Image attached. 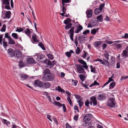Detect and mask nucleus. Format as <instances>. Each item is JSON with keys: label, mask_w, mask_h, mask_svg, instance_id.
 <instances>
[{"label": "nucleus", "mask_w": 128, "mask_h": 128, "mask_svg": "<svg viewBox=\"0 0 128 128\" xmlns=\"http://www.w3.org/2000/svg\"><path fill=\"white\" fill-rule=\"evenodd\" d=\"M92 117V114H87L84 116L83 120L84 122V125L85 126H89L91 122H90Z\"/></svg>", "instance_id": "obj_1"}, {"label": "nucleus", "mask_w": 128, "mask_h": 128, "mask_svg": "<svg viewBox=\"0 0 128 128\" xmlns=\"http://www.w3.org/2000/svg\"><path fill=\"white\" fill-rule=\"evenodd\" d=\"M54 75L51 73L47 75H44L42 78V80L46 81H52L54 79Z\"/></svg>", "instance_id": "obj_2"}, {"label": "nucleus", "mask_w": 128, "mask_h": 128, "mask_svg": "<svg viewBox=\"0 0 128 128\" xmlns=\"http://www.w3.org/2000/svg\"><path fill=\"white\" fill-rule=\"evenodd\" d=\"M110 100L108 102L107 105L110 107L114 108L116 106V103L114 99L113 98H110Z\"/></svg>", "instance_id": "obj_3"}, {"label": "nucleus", "mask_w": 128, "mask_h": 128, "mask_svg": "<svg viewBox=\"0 0 128 128\" xmlns=\"http://www.w3.org/2000/svg\"><path fill=\"white\" fill-rule=\"evenodd\" d=\"M76 66V68L78 72L80 74H84L85 72L83 66L81 64H77Z\"/></svg>", "instance_id": "obj_4"}, {"label": "nucleus", "mask_w": 128, "mask_h": 128, "mask_svg": "<svg viewBox=\"0 0 128 128\" xmlns=\"http://www.w3.org/2000/svg\"><path fill=\"white\" fill-rule=\"evenodd\" d=\"M34 58L38 61L42 60L45 57L44 56L41 54H36L34 56Z\"/></svg>", "instance_id": "obj_5"}, {"label": "nucleus", "mask_w": 128, "mask_h": 128, "mask_svg": "<svg viewBox=\"0 0 128 128\" xmlns=\"http://www.w3.org/2000/svg\"><path fill=\"white\" fill-rule=\"evenodd\" d=\"M74 27H72L71 28L69 32L68 33L69 34H70V37L71 40L72 41H74L73 36L74 33Z\"/></svg>", "instance_id": "obj_6"}, {"label": "nucleus", "mask_w": 128, "mask_h": 128, "mask_svg": "<svg viewBox=\"0 0 128 128\" xmlns=\"http://www.w3.org/2000/svg\"><path fill=\"white\" fill-rule=\"evenodd\" d=\"M43 83L42 82L39 80H36L34 81V85L36 87L37 86L40 88L42 87Z\"/></svg>", "instance_id": "obj_7"}, {"label": "nucleus", "mask_w": 128, "mask_h": 128, "mask_svg": "<svg viewBox=\"0 0 128 128\" xmlns=\"http://www.w3.org/2000/svg\"><path fill=\"white\" fill-rule=\"evenodd\" d=\"M90 105H92V103H93L94 106H96L97 104V101L96 98L94 96H92L90 98Z\"/></svg>", "instance_id": "obj_8"}, {"label": "nucleus", "mask_w": 128, "mask_h": 128, "mask_svg": "<svg viewBox=\"0 0 128 128\" xmlns=\"http://www.w3.org/2000/svg\"><path fill=\"white\" fill-rule=\"evenodd\" d=\"M8 53L9 56L11 57H13L15 56V52L12 48H9L8 50Z\"/></svg>", "instance_id": "obj_9"}, {"label": "nucleus", "mask_w": 128, "mask_h": 128, "mask_svg": "<svg viewBox=\"0 0 128 128\" xmlns=\"http://www.w3.org/2000/svg\"><path fill=\"white\" fill-rule=\"evenodd\" d=\"M106 98V95L104 94H100L98 95L97 97L98 99L100 100H103Z\"/></svg>", "instance_id": "obj_10"}, {"label": "nucleus", "mask_w": 128, "mask_h": 128, "mask_svg": "<svg viewBox=\"0 0 128 128\" xmlns=\"http://www.w3.org/2000/svg\"><path fill=\"white\" fill-rule=\"evenodd\" d=\"M51 86V84L49 82H45L43 83L42 88H49Z\"/></svg>", "instance_id": "obj_11"}, {"label": "nucleus", "mask_w": 128, "mask_h": 128, "mask_svg": "<svg viewBox=\"0 0 128 128\" xmlns=\"http://www.w3.org/2000/svg\"><path fill=\"white\" fill-rule=\"evenodd\" d=\"M78 61L82 64L84 65L83 66L84 68L87 70H88V66L87 65L86 62L82 59L79 60H78Z\"/></svg>", "instance_id": "obj_12"}, {"label": "nucleus", "mask_w": 128, "mask_h": 128, "mask_svg": "<svg viewBox=\"0 0 128 128\" xmlns=\"http://www.w3.org/2000/svg\"><path fill=\"white\" fill-rule=\"evenodd\" d=\"M26 62L29 64H34L36 63V62L33 58H28L26 59Z\"/></svg>", "instance_id": "obj_13"}, {"label": "nucleus", "mask_w": 128, "mask_h": 128, "mask_svg": "<svg viewBox=\"0 0 128 128\" xmlns=\"http://www.w3.org/2000/svg\"><path fill=\"white\" fill-rule=\"evenodd\" d=\"M16 56L15 57L19 58H20L22 56V54L20 51L18 49L15 50Z\"/></svg>", "instance_id": "obj_14"}, {"label": "nucleus", "mask_w": 128, "mask_h": 128, "mask_svg": "<svg viewBox=\"0 0 128 128\" xmlns=\"http://www.w3.org/2000/svg\"><path fill=\"white\" fill-rule=\"evenodd\" d=\"M19 76L22 80H25L28 78V76L26 74H19Z\"/></svg>", "instance_id": "obj_15"}, {"label": "nucleus", "mask_w": 128, "mask_h": 128, "mask_svg": "<svg viewBox=\"0 0 128 128\" xmlns=\"http://www.w3.org/2000/svg\"><path fill=\"white\" fill-rule=\"evenodd\" d=\"M82 26L80 24H79L77 29L76 30L75 32L76 33H78L83 29Z\"/></svg>", "instance_id": "obj_16"}, {"label": "nucleus", "mask_w": 128, "mask_h": 128, "mask_svg": "<svg viewBox=\"0 0 128 128\" xmlns=\"http://www.w3.org/2000/svg\"><path fill=\"white\" fill-rule=\"evenodd\" d=\"M92 11L91 10H87L86 12L87 18H90L92 16Z\"/></svg>", "instance_id": "obj_17"}, {"label": "nucleus", "mask_w": 128, "mask_h": 128, "mask_svg": "<svg viewBox=\"0 0 128 128\" xmlns=\"http://www.w3.org/2000/svg\"><path fill=\"white\" fill-rule=\"evenodd\" d=\"M2 122L4 124H6L7 126L9 127L10 126V122L6 120V119H2Z\"/></svg>", "instance_id": "obj_18"}, {"label": "nucleus", "mask_w": 128, "mask_h": 128, "mask_svg": "<svg viewBox=\"0 0 128 128\" xmlns=\"http://www.w3.org/2000/svg\"><path fill=\"white\" fill-rule=\"evenodd\" d=\"M55 90H57L59 92L64 93L65 92V91L59 86H58L57 87H56L55 88Z\"/></svg>", "instance_id": "obj_19"}, {"label": "nucleus", "mask_w": 128, "mask_h": 128, "mask_svg": "<svg viewBox=\"0 0 128 128\" xmlns=\"http://www.w3.org/2000/svg\"><path fill=\"white\" fill-rule=\"evenodd\" d=\"M128 52L126 50H124L121 54V56L122 57H124L125 58L128 57Z\"/></svg>", "instance_id": "obj_20"}, {"label": "nucleus", "mask_w": 128, "mask_h": 128, "mask_svg": "<svg viewBox=\"0 0 128 128\" xmlns=\"http://www.w3.org/2000/svg\"><path fill=\"white\" fill-rule=\"evenodd\" d=\"M25 33L27 35L30 37H31V31L30 29L28 28H27L24 31Z\"/></svg>", "instance_id": "obj_21"}, {"label": "nucleus", "mask_w": 128, "mask_h": 128, "mask_svg": "<svg viewBox=\"0 0 128 128\" xmlns=\"http://www.w3.org/2000/svg\"><path fill=\"white\" fill-rule=\"evenodd\" d=\"M113 45L115 46L116 49H120L122 48V45L120 44L114 43Z\"/></svg>", "instance_id": "obj_22"}, {"label": "nucleus", "mask_w": 128, "mask_h": 128, "mask_svg": "<svg viewBox=\"0 0 128 128\" xmlns=\"http://www.w3.org/2000/svg\"><path fill=\"white\" fill-rule=\"evenodd\" d=\"M102 42L100 41L96 42L94 43V45L95 47L99 48Z\"/></svg>", "instance_id": "obj_23"}, {"label": "nucleus", "mask_w": 128, "mask_h": 128, "mask_svg": "<svg viewBox=\"0 0 128 128\" xmlns=\"http://www.w3.org/2000/svg\"><path fill=\"white\" fill-rule=\"evenodd\" d=\"M11 14V12L10 11H7L5 13V16L6 17L9 19L10 17Z\"/></svg>", "instance_id": "obj_24"}, {"label": "nucleus", "mask_w": 128, "mask_h": 128, "mask_svg": "<svg viewBox=\"0 0 128 128\" xmlns=\"http://www.w3.org/2000/svg\"><path fill=\"white\" fill-rule=\"evenodd\" d=\"M79 77L80 80L83 82L85 80L86 76L84 74H80L79 75Z\"/></svg>", "instance_id": "obj_25"}, {"label": "nucleus", "mask_w": 128, "mask_h": 128, "mask_svg": "<svg viewBox=\"0 0 128 128\" xmlns=\"http://www.w3.org/2000/svg\"><path fill=\"white\" fill-rule=\"evenodd\" d=\"M102 64L103 65H104L106 66H108L109 64L108 62L105 58H103V62L102 63Z\"/></svg>", "instance_id": "obj_26"}, {"label": "nucleus", "mask_w": 128, "mask_h": 128, "mask_svg": "<svg viewBox=\"0 0 128 128\" xmlns=\"http://www.w3.org/2000/svg\"><path fill=\"white\" fill-rule=\"evenodd\" d=\"M44 75H47L51 73L50 70L48 68H46L45 69L44 71Z\"/></svg>", "instance_id": "obj_27"}, {"label": "nucleus", "mask_w": 128, "mask_h": 128, "mask_svg": "<svg viewBox=\"0 0 128 128\" xmlns=\"http://www.w3.org/2000/svg\"><path fill=\"white\" fill-rule=\"evenodd\" d=\"M32 38L34 42H39L38 40L37 39L36 37V34H34L32 35Z\"/></svg>", "instance_id": "obj_28"}, {"label": "nucleus", "mask_w": 128, "mask_h": 128, "mask_svg": "<svg viewBox=\"0 0 128 128\" xmlns=\"http://www.w3.org/2000/svg\"><path fill=\"white\" fill-rule=\"evenodd\" d=\"M71 20L70 18H68L66 20H64V23L68 25L71 22Z\"/></svg>", "instance_id": "obj_29"}, {"label": "nucleus", "mask_w": 128, "mask_h": 128, "mask_svg": "<svg viewBox=\"0 0 128 128\" xmlns=\"http://www.w3.org/2000/svg\"><path fill=\"white\" fill-rule=\"evenodd\" d=\"M101 11H100V9L99 8H96L94 10L95 14L96 15H98Z\"/></svg>", "instance_id": "obj_30"}, {"label": "nucleus", "mask_w": 128, "mask_h": 128, "mask_svg": "<svg viewBox=\"0 0 128 128\" xmlns=\"http://www.w3.org/2000/svg\"><path fill=\"white\" fill-rule=\"evenodd\" d=\"M97 19L100 22H102L103 20L102 15L101 14L98 16L97 17Z\"/></svg>", "instance_id": "obj_31"}, {"label": "nucleus", "mask_w": 128, "mask_h": 128, "mask_svg": "<svg viewBox=\"0 0 128 128\" xmlns=\"http://www.w3.org/2000/svg\"><path fill=\"white\" fill-rule=\"evenodd\" d=\"M3 34H1L0 35V44L1 45H2V40L3 42H5V38H3L2 39L3 36Z\"/></svg>", "instance_id": "obj_32"}, {"label": "nucleus", "mask_w": 128, "mask_h": 128, "mask_svg": "<svg viewBox=\"0 0 128 128\" xmlns=\"http://www.w3.org/2000/svg\"><path fill=\"white\" fill-rule=\"evenodd\" d=\"M9 44H15V41L11 38L8 40Z\"/></svg>", "instance_id": "obj_33"}, {"label": "nucleus", "mask_w": 128, "mask_h": 128, "mask_svg": "<svg viewBox=\"0 0 128 128\" xmlns=\"http://www.w3.org/2000/svg\"><path fill=\"white\" fill-rule=\"evenodd\" d=\"M77 102L78 103L79 106L81 108L83 104V102L82 101V100H78Z\"/></svg>", "instance_id": "obj_34"}, {"label": "nucleus", "mask_w": 128, "mask_h": 128, "mask_svg": "<svg viewBox=\"0 0 128 128\" xmlns=\"http://www.w3.org/2000/svg\"><path fill=\"white\" fill-rule=\"evenodd\" d=\"M67 25L66 26L64 27V28L66 30L70 28H71L72 25V24L71 23L69 24L66 25Z\"/></svg>", "instance_id": "obj_35"}, {"label": "nucleus", "mask_w": 128, "mask_h": 128, "mask_svg": "<svg viewBox=\"0 0 128 128\" xmlns=\"http://www.w3.org/2000/svg\"><path fill=\"white\" fill-rule=\"evenodd\" d=\"M38 45L43 50H46V48L44 47L43 44L42 43L40 42L38 44Z\"/></svg>", "instance_id": "obj_36"}, {"label": "nucleus", "mask_w": 128, "mask_h": 128, "mask_svg": "<svg viewBox=\"0 0 128 128\" xmlns=\"http://www.w3.org/2000/svg\"><path fill=\"white\" fill-rule=\"evenodd\" d=\"M115 85V83L114 82H113L111 83L109 86L110 88L112 89L113 88Z\"/></svg>", "instance_id": "obj_37"}, {"label": "nucleus", "mask_w": 128, "mask_h": 128, "mask_svg": "<svg viewBox=\"0 0 128 128\" xmlns=\"http://www.w3.org/2000/svg\"><path fill=\"white\" fill-rule=\"evenodd\" d=\"M3 3L4 5L10 4V0H3Z\"/></svg>", "instance_id": "obj_38"}, {"label": "nucleus", "mask_w": 128, "mask_h": 128, "mask_svg": "<svg viewBox=\"0 0 128 128\" xmlns=\"http://www.w3.org/2000/svg\"><path fill=\"white\" fill-rule=\"evenodd\" d=\"M48 62L47 64L48 65L50 66V67L52 68L54 66V65L52 64V62L49 60H47Z\"/></svg>", "instance_id": "obj_39"}, {"label": "nucleus", "mask_w": 128, "mask_h": 128, "mask_svg": "<svg viewBox=\"0 0 128 128\" xmlns=\"http://www.w3.org/2000/svg\"><path fill=\"white\" fill-rule=\"evenodd\" d=\"M67 100L69 102L71 106H73V103L70 98H67Z\"/></svg>", "instance_id": "obj_40"}, {"label": "nucleus", "mask_w": 128, "mask_h": 128, "mask_svg": "<svg viewBox=\"0 0 128 128\" xmlns=\"http://www.w3.org/2000/svg\"><path fill=\"white\" fill-rule=\"evenodd\" d=\"M74 96L78 100H82V97L80 96L78 94H74Z\"/></svg>", "instance_id": "obj_41"}, {"label": "nucleus", "mask_w": 128, "mask_h": 128, "mask_svg": "<svg viewBox=\"0 0 128 128\" xmlns=\"http://www.w3.org/2000/svg\"><path fill=\"white\" fill-rule=\"evenodd\" d=\"M12 36L14 38L17 39L18 38V35L17 34L13 33L12 35Z\"/></svg>", "instance_id": "obj_42"}, {"label": "nucleus", "mask_w": 128, "mask_h": 128, "mask_svg": "<svg viewBox=\"0 0 128 128\" xmlns=\"http://www.w3.org/2000/svg\"><path fill=\"white\" fill-rule=\"evenodd\" d=\"M6 26L5 24H4L2 26V28L0 30L2 32H5L6 31Z\"/></svg>", "instance_id": "obj_43"}, {"label": "nucleus", "mask_w": 128, "mask_h": 128, "mask_svg": "<svg viewBox=\"0 0 128 128\" xmlns=\"http://www.w3.org/2000/svg\"><path fill=\"white\" fill-rule=\"evenodd\" d=\"M70 80H71L72 82L74 84V86H76L77 85V84L78 83V81L77 80H74L73 79H72Z\"/></svg>", "instance_id": "obj_44"}, {"label": "nucleus", "mask_w": 128, "mask_h": 128, "mask_svg": "<svg viewBox=\"0 0 128 128\" xmlns=\"http://www.w3.org/2000/svg\"><path fill=\"white\" fill-rule=\"evenodd\" d=\"M19 66H20L23 67L24 66V64L22 60H20L19 62Z\"/></svg>", "instance_id": "obj_45"}, {"label": "nucleus", "mask_w": 128, "mask_h": 128, "mask_svg": "<svg viewBox=\"0 0 128 128\" xmlns=\"http://www.w3.org/2000/svg\"><path fill=\"white\" fill-rule=\"evenodd\" d=\"M91 69V72H93L94 73H95L96 69L95 68L92 67V65H91L90 66Z\"/></svg>", "instance_id": "obj_46"}, {"label": "nucleus", "mask_w": 128, "mask_h": 128, "mask_svg": "<svg viewBox=\"0 0 128 128\" xmlns=\"http://www.w3.org/2000/svg\"><path fill=\"white\" fill-rule=\"evenodd\" d=\"M105 5V3H104L100 5L99 7V8L100 9V11H102V10L104 7Z\"/></svg>", "instance_id": "obj_47"}, {"label": "nucleus", "mask_w": 128, "mask_h": 128, "mask_svg": "<svg viewBox=\"0 0 128 128\" xmlns=\"http://www.w3.org/2000/svg\"><path fill=\"white\" fill-rule=\"evenodd\" d=\"M54 102V104L56 106H59L60 107L62 106V104L59 102Z\"/></svg>", "instance_id": "obj_48"}, {"label": "nucleus", "mask_w": 128, "mask_h": 128, "mask_svg": "<svg viewBox=\"0 0 128 128\" xmlns=\"http://www.w3.org/2000/svg\"><path fill=\"white\" fill-rule=\"evenodd\" d=\"M97 31L96 29L94 28L91 31V33L92 34H95L97 32Z\"/></svg>", "instance_id": "obj_49"}, {"label": "nucleus", "mask_w": 128, "mask_h": 128, "mask_svg": "<svg viewBox=\"0 0 128 128\" xmlns=\"http://www.w3.org/2000/svg\"><path fill=\"white\" fill-rule=\"evenodd\" d=\"M62 1V10H66V8H65V7H64V6L66 4H65L66 3L64 2H63Z\"/></svg>", "instance_id": "obj_50"}, {"label": "nucleus", "mask_w": 128, "mask_h": 128, "mask_svg": "<svg viewBox=\"0 0 128 128\" xmlns=\"http://www.w3.org/2000/svg\"><path fill=\"white\" fill-rule=\"evenodd\" d=\"M99 84L95 80L93 84H91L90 86V87H91L95 85H99Z\"/></svg>", "instance_id": "obj_51"}, {"label": "nucleus", "mask_w": 128, "mask_h": 128, "mask_svg": "<svg viewBox=\"0 0 128 128\" xmlns=\"http://www.w3.org/2000/svg\"><path fill=\"white\" fill-rule=\"evenodd\" d=\"M66 56L68 58H70L71 56V54L69 52H66L65 53Z\"/></svg>", "instance_id": "obj_52"}, {"label": "nucleus", "mask_w": 128, "mask_h": 128, "mask_svg": "<svg viewBox=\"0 0 128 128\" xmlns=\"http://www.w3.org/2000/svg\"><path fill=\"white\" fill-rule=\"evenodd\" d=\"M74 41V42L76 46H77L78 44V38L77 36H76V37L75 38Z\"/></svg>", "instance_id": "obj_53"}, {"label": "nucleus", "mask_w": 128, "mask_h": 128, "mask_svg": "<svg viewBox=\"0 0 128 128\" xmlns=\"http://www.w3.org/2000/svg\"><path fill=\"white\" fill-rule=\"evenodd\" d=\"M23 30V29L21 28L20 27L19 28L18 27H17L16 31V32H20L22 31Z\"/></svg>", "instance_id": "obj_54"}, {"label": "nucleus", "mask_w": 128, "mask_h": 128, "mask_svg": "<svg viewBox=\"0 0 128 128\" xmlns=\"http://www.w3.org/2000/svg\"><path fill=\"white\" fill-rule=\"evenodd\" d=\"M4 37L5 38H8V40L11 38L10 36H8V33H5Z\"/></svg>", "instance_id": "obj_55"}, {"label": "nucleus", "mask_w": 128, "mask_h": 128, "mask_svg": "<svg viewBox=\"0 0 128 128\" xmlns=\"http://www.w3.org/2000/svg\"><path fill=\"white\" fill-rule=\"evenodd\" d=\"M90 102L88 100H87L85 102V104L86 106L88 107L89 106V104H90Z\"/></svg>", "instance_id": "obj_56"}, {"label": "nucleus", "mask_w": 128, "mask_h": 128, "mask_svg": "<svg viewBox=\"0 0 128 128\" xmlns=\"http://www.w3.org/2000/svg\"><path fill=\"white\" fill-rule=\"evenodd\" d=\"M106 52V53H104V56L107 60H109V56L108 53H107Z\"/></svg>", "instance_id": "obj_57"}, {"label": "nucleus", "mask_w": 128, "mask_h": 128, "mask_svg": "<svg viewBox=\"0 0 128 128\" xmlns=\"http://www.w3.org/2000/svg\"><path fill=\"white\" fill-rule=\"evenodd\" d=\"M78 114L77 115H76L74 116V119L75 121H76L78 120Z\"/></svg>", "instance_id": "obj_58"}, {"label": "nucleus", "mask_w": 128, "mask_h": 128, "mask_svg": "<svg viewBox=\"0 0 128 128\" xmlns=\"http://www.w3.org/2000/svg\"><path fill=\"white\" fill-rule=\"evenodd\" d=\"M66 94L68 95L67 98H70L71 96V94L70 92L68 90L66 91Z\"/></svg>", "instance_id": "obj_59"}, {"label": "nucleus", "mask_w": 128, "mask_h": 128, "mask_svg": "<svg viewBox=\"0 0 128 128\" xmlns=\"http://www.w3.org/2000/svg\"><path fill=\"white\" fill-rule=\"evenodd\" d=\"M48 56V58L50 60H52L54 58L52 54H49Z\"/></svg>", "instance_id": "obj_60"}, {"label": "nucleus", "mask_w": 128, "mask_h": 128, "mask_svg": "<svg viewBox=\"0 0 128 128\" xmlns=\"http://www.w3.org/2000/svg\"><path fill=\"white\" fill-rule=\"evenodd\" d=\"M90 30H86L84 31L83 33V34H86L90 32Z\"/></svg>", "instance_id": "obj_61"}, {"label": "nucleus", "mask_w": 128, "mask_h": 128, "mask_svg": "<svg viewBox=\"0 0 128 128\" xmlns=\"http://www.w3.org/2000/svg\"><path fill=\"white\" fill-rule=\"evenodd\" d=\"M80 50L78 47H77L76 50V53L77 54H79L80 52Z\"/></svg>", "instance_id": "obj_62"}, {"label": "nucleus", "mask_w": 128, "mask_h": 128, "mask_svg": "<svg viewBox=\"0 0 128 128\" xmlns=\"http://www.w3.org/2000/svg\"><path fill=\"white\" fill-rule=\"evenodd\" d=\"M84 54L83 55H82V57L83 58H86L87 56V54L88 53L85 52V51H84Z\"/></svg>", "instance_id": "obj_63"}, {"label": "nucleus", "mask_w": 128, "mask_h": 128, "mask_svg": "<svg viewBox=\"0 0 128 128\" xmlns=\"http://www.w3.org/2000/svg\"><path fill=\"white\" fill-rule=\"evenodd\" d=\"M66 128H72L68 123L66 124Z\"/></svg>", "instance_id": "obj_64"}]
</instances>
